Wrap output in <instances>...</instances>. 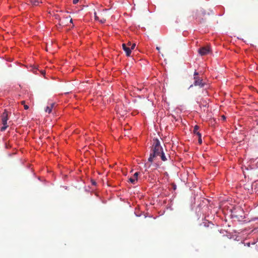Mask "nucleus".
<instances>
[{"label": "nucleus", "mask_w": 258, "mask_h": 258, "mask_svg": "<svg viewBox=\"0 0 258 258\" xmlns=\"http://www.w3.org/2000/svg\"><path fill=\"white\" fill-rule=\"evenodd\" d=\"M223 118L225 119V117L224 116H223Z\"/></svg>", "instance_id": "nucleus-25"}, {"label": "nucleus", "mask_w": 258, "mask_h": 258, "mask_svg": "<svg viewBox=\"0 0 258 258\" xmlns=\"http://www.w3.org/2000/svg\"><path fill=\"white\" fill-rule=\"evenodd\" d=\"M156 49H157V50L159 51V50H160V47H158V46H157V47H156Z\"/></svg>", "instance_id": "nucleus-20"}, {"label": "nucleus", "mask_w": 258, "mask_h": 258, "mask_svg": "<svg viewBox=\"0 0 258 258\" xmlns=\"http://www.w3.org/2000/svg\"><path fill=\"white\" fill-rule=\"evenodd\" d=\"M197 136L198 137V142L199 143L201 144L202 143V135L200 133H197Z\"/></svg>", "instance_id": "nucleus-12"}, {"label": "nucleus", "mask_w": 258, "mask_h": 258, "mask_svg": "<svg viewBox=\"0 0 258 258\" xmlns=\"http://www.w3.org/2000/svg\"><path fill=\"white\" fill-rule=\"evenodd\" d=\"M122 49L125 52L126 55L127 56H130L131 54V49H130V47L127 46L126 44H122Z\"/></svg>", "instance_id": "nucleus-5"}, {"label": "nucleus", "mask_w": 258, "mask_h": 258, "mask_svg": "<svg viewBox=\"0 0 258 258\" xmlns=\"http://www.w3.org/2000/svg\"><path fill=\"white\" fill-rule=\"evenodd\" d=\"M54 105V104H51L50 106H47L45 109L46 112L50 113L51 112L52 108Z\"/></svg>", "instance_id": "nucleus-9"}, {"label": "nucleus", "mask_w": 258, "mask_h": 258, "mask_svg": "<svg viewBox=\"0 0 258 258\" xmlns=\"http://www.w3.org/2000/svg\"><path fill=\"white\" fill-rule=\"evenodd\" d=\"M209 15L210 13L207 12L206 10L202 8H200L197 9L196 12H194V16L200 23H202L205 20L206 15Z\"/></svg>", "instance_id": "nucleus-2"}, {"label": "nucleus", "mask_w": 258, "mask_h": 258, "mask_svg": "<svg viewBox=\"0 0 258 258\" xmlns=\"http://www.w3.org/2000/svg\"><path fill=\"white\" fill-rule=\"evenodd\" d=\"M70 22H71V23H72V22H73V20H72V19H71Z\"/></svg>", "instance_id": "nucleus-23"}, {"label": "nucleus", "mask_w": 258, "mask_h": 258, "mask_svg": "<svg viewBox=\"0 0 258 258\" xmlns=\"http://www.w3.org/2000/svg\"><path fill=\"white\" fill-rule=\"evenodd\" d=\"M211 52V49L209 46L202 47L198 50V52L201 56L207 55Z\"/></svg>", "instance_id": "nucleus-4"}, {"label": "nucleus", "mask_w": 258, "mask_h": 258, "mask_svg": "<svg viewBox=\"0 0 258 258\" xmlns=\"http://www.w3.org/2000/svg\"><path fill=\"white\" fill-rule=\"evenodd\" d=\"M157 156H160L163 161L167 160V158L165 155L159 140L157 138H155L153 140V144L150 157L148 158V161L152 163Z\"/></svg>", "instance_id": "nucleus-1"}, {"label": "nucleus", "mask_w": 258, "mask_h": 258, "mask_svg": "<svg viewBox=\"0 0 258 258\" xmlns=\"http://www.w3.org/2000/svg\"><path fill=\"white\" fill-rule=\"evenodd\" d=\"M127 45V46H128V47H130L131 46V45L132 44V43L131 42H128L127 44H126Z\"/></svg>", "instance_id": "nucleus-19"}, {"label": "nucleus", "mask_w": 258, "mask_h": 258, "mask_svg": "<svg viewBox=\"0 0 258 258\" xmlns=\"http://www.w3.org/2000/svg\"><path fill=\"white\" fill-rule=\"evenodd\" d=\"M192 86H193V85H191L190 86L189 88L192 87Z\"/></svg>", "instance_id": "nucleus-24"}, {"label": "nucleus", "mask_w": 258, "mask_h": 258, "mask_svg": "<svg viewBox=\"0 0 258 258\" xmlns=\"http://www.w3.org/2000/svg\"><path fill=\"white\" fill-rule=\"evenodd\" d=\"M1 119L3 126L1 128V131L4 132L8 127L7 125V121L9 119L8 112L6 110H5L4 112L2 114Z\"/></svg>", "instance_id": "nucleus-3"}, {"label": "nucleus", "mask_w": 258, "mask_h": 258, "mask_svg": "<svg viewBox=\"0 0 258 258\" xmlns=\"http://www.w3.org/2000/svg\"><path fill=\"white\" fill-rule=\"evenodd\" d=\"M139 175V172H137L134 173L133 177H131L129 178V181L133 184H135L138 180V176Z\"/></svg>", "instance_id": "nucleus-6"}, {"label": "nucleus", "mask_w": 258, "mask_h": 258, "mask_svg": "<svg viewBox=\"0 0 258 258\" xmlns=\"http://www.w3.org/2000/svg\"><path fill=\"white\" fill-rule=\"evenodd\" d=\"M94 17H95V19L96 20H97V21L99 20V18L98 16H97V14L96 12H94Z\"/></svg>", "instance_id": "nucleus-15"}, {"label": "nucleus", "mask_w": 258, "mask_h": 258, "mask_svg": "<svg viewBox=\"0 0 258 258\" xmlns=\"http://www.w3.org/2000/svg\"><path fill=\"white\" fill-rule=\"evenodd\" d=\"M79 0H73V3L74 5L77 4L79 2Z\"/></svg>", "instance_id": "nucleus-17"}, {"label": "nucleus", "mask_w": 258, "mask_h": 258, "mask_svg": "<svg viewBox=\"0 0 258 258\" xmlns=\"http://www.w3.org/2000/svg\"><path fill=\"white\" fill-rule=\"evenodd\" d=\"M247 246H249V245H250V243H247Z\"/></svg>", "instance_id": "nucleus-22"}, {"label": "nucleus", "mask_w": 258, "mask_h": 258, "mask_svg": "<svg viewBox=\"0 0 258 258\" xmlns=\"http://www.w3.org/2000/svg\"><path fill=\"white\" fill-rule=\"evenodd\" d=\"M101 23H104L106 22V19L102 18L101 19H99L98 20Z\"/></svg>", "instance_id": "nucleus-13"}, {"label": "nucleus", "mask_w": 258, "mask_h": 258, "mask_svg": "<svg viewBox=\"0 0 258 258\" xmlns=\"http://www.w3.org/2000/svg\"><path fill=\"white\" fill-rule=\"evenodd\" d=\"M30 2L33 6H38L40 3H42V2H39L38 0H30Z\"/></svg>", "instance_id": "nucleus-8"}, {"label": "nucleus", "mask_w": 258, "mask_h": 258, "mask_svg": "<svg viewBox=\"0 0 258 258\" xmlns=\"http://www.w3.org/2000/svg\"><path fill=\"white\" fill-rule=\"evenodd\" d=\"M91 183H92V185H95V186L96 185V184H97L96 182L93 179L91 180Z\"/></svg>", "instance_id": "nucleus-16"}, {"label": "nucleus", "mask_w": 258, "mask_h": 258, "mask_svg": "<svg viewBox=\"0 0 258 258\" xmlns=\"http://www.w3.org/2000/svg\"><path fill=\"white\" fill-rule=\"evenodd\" d=\"M136 44L135 43H132L131 46L130 47V49H131V50L134 49L135 48Z\"/></svg>", "instance_id": "nucleus-14"}, {"label": "nucleus", "mask_w": 258, "mask_h": 258, "mask_svg": "<svg viewBox=\"0 0 258 258\" xmlns=\"http://www.w3.org/2000/svg\"><path fill=\"white\" fill-rule=\"evenodd\" d=\"M199 128V126L198 125H195V126H194V131H193V133H194L195 135H197V133H200L198 132Z\"/></svg>", "instance_id": "nucleus-10"}, {"label": "nucleus", "mask_w": 258, "mask_h": 258, "mask_svg": "<svg viewBox=\"0 0 258 258\" xmlns=\"http://www.w3.org/2000/svg\"><path fill=\"white\" fill-rule=\"evenodd\" d=\"M199 73L195 71L194 73V79L195 81L198 80V79H201L199 76Z\"/></svg>", "instance_id": "nucleus-11"}, {"label": "nucleus", "mask_w": 258, "mask_h": 258, "mask_svg": "<svg viewBox=\"0 0 258 258\" xmlns=\"http://www.w3.org/2000/svg\"><path fill=\"white\" fill-rule=\"evenodd\" d=\"M194 85L195 86H199L202 88L203 87L205 84L203 83V80L202 79H198V80L195 81L194 83Z\"/></svg>", "instance_id": "nucleus-7"}, {"label": "nucleus", "mask_w": 258, "mask_h": 258, "mask_svg": "<svg viewBox=\"0 0 258 258\" xmlns=\"http://www.w3.org/2000/svg\"><path fill=\"white\" fill-rule=\"evenodd\" d=\"M24 109L27 110L29 108V106L27 105L24 104Z\"/></svg>", "instance_id": "nucleus-18"}, {"label": "nucleus", "mask_w": 258, "mask_h": 258, "mask_svg": "<svg viewBox=\"0 0 258 258\" xmlns=\"http://www.w3.org/2000/svg\"><path fill=\"white\" fill-rule=\"evenodd\" d=\"M24 103H25V101H22V104H24Z\"/></svg>", "instance_id": "nucleus-21"}]
</instances>
